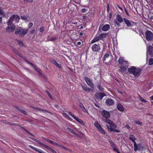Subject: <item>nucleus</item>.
I'll list each match as a JSON object with an SVG mask.
<instances>
[{"mask_svg": "<svg viewBox=\"0 0 153 153\" xmlns=\"http://www.w3.org/2000/svg\"><path fill=\"white\" fill-rule=\"evenodd\" d=\"M51 62L59 68L62 69V67L61 66V65L59 64L55 60H53L51 61Z\"/></svg>", "mask_w": 153, "mask_h": 153, "instance_id": "obj_14", "label": "nucleus"}, {"mask_svg": "<svg viewBox=\"0 0 153 153\" xmlns=\"http://www.w3.org/2000/svg\"><path fill=\"white\" fill-rule=\"evenodd\" d=\"M59 146L62 148H63V149H65L66 150H68V149L65 146H63L62 145H61L59 144Z\"/></svg>", "mask_w": 153, "mask_h": 153, "instance_id": "obj_50", "label": "nucleus"}, {"mask_svg": "<svg viewBox=\"0 0 153 153\" xmlns=\"http://www.w3.org/2000/svg\"><path fill=\"white\" fill-rule=\"evenodd\" d=\"M111 131H113L114 132H117V133H119V132L120 131L118 130L117 129H110Z\"/></svg>", "mask_w": 153, "mask_h": 153, "instance_id": "obj_46", "label": "nucleus"}, {"mask_svg": "<svg viewBox=\"0 0 153 153\" xmlns=\"http://www.w3.org/2000/svg\"><path fill=\"white\" fill-rule=\"evenodd\" d=\"M123 19L127 26L129 27L131 26V24L130 21L126 18H123Z\"/></svg>", "mask_w": 153, "mask_h": 153, "instance_id": "obj_17", "label": "nucleus"}, {"mask_svg": "<svg viewBox=\"0 0 153 153\" xmlns=\"http://www.w3.org/2000/svg\"><path fill=\"white\" fill-rule=\"evenodd\" d=\"M68 130L69 131H70V132H71L72 134L75 135L76 136H78V134L76 132L74 131L72 129H71V128H68Z\"/></svg>", "mask_w": 153, "mask_h": 153, "instance_id": "obj_29", "label": "nucleus"}, {"mask_svg": "<svg viewBox=\"0 0 153 153\" xmlns=\"http://www.w3.org/2000/svg\"><path fill=\"white\" fill-rule=\"evenodd\" d=\"M112 149L114 151L117 152V153H120V152L119 151L118 149H117L116 146H114V147H112Z\"/></svg>", "mask_w": 153, "mask_h": 153, "instance_id": "obj_36", "label": "nucleus"}, {"mask_svg": "<svg viewBox=\"0 0 153 153\" xmlns=\"http://www.w3.org/2000/svg\"><path fill=\"white\" fill-rule=\"evenodd\" d=\"M109 56H110V54L109 53H106L105 55V56L103 58V61L104 62L106 63L105 62V59H106L108 58L109 57Z\"/></svg>", "mask_w": 153, "mask_h": 153, "instance_id": "obj_28", "label": "nucleus"}, {"mask_svg": "<svg viewBox=\"0 0 153 153\" xmlns=\"http://www.w3.org/2000/svg\"><path fill=\"white\" fill-rule=\"evenodd\" d=\"M33 25V24L32 23H30L28 25V27L29 28H31Z\"/></svg>", "mask_w": 153, "mask_h": 153, "instance_id": "obj_57", "label": "nucleus"}, {"mask_svg": "<svg viewBox=\"0 0 153 153\" xmlns=\"http://www.w3.org/2000/svg\"><path fill=\"white\" fill-rule=\"evenodd\" d=\"M4 13V11L3 10L2 7H0V14H3Z\"/></svg>", "mask_w": 153, "mask_h": 153, "instance_id": "obj_47", "label": "nucleus"}, {"mask_svg": "<svg viewBox=\"0 0 153 153\" xmlns=\"http://www.w3.org/2000/svg\"><path fill=\"white\" fill-rule=\"evenodd\" d=\"M85 80L88 85L91 88H93L94 84L91 79L88 77H85Z\"/></svg>", "mask_w": 153, "mask_h": 153, "instance_id": "obj_7", "label": "nucleus"}, {"mask_svg": "<svg viewBox=\"0 0 153 153\" xmlns=\"http://www.w3.org/2000/svg\"><path fill=\"white\" fill-rule=\"evenodd\" d=\"M95 126L97 128L98 131L103 134H105V131L101 127L100 124L97 121H95L94 123Z\"/></svg>", "mask_w": 153, "mask_h": 153, "instance_id": "obj_6", "label": "nucleus"}, {"mask_svg": "<svg viewBox=\"0 0 153 153\" xmlns=\"http://www.w3.org/2000/svg\"><path fill=\"white\" fill-rule=\"evenodd\" d=\"M30 139H31L32 140H34V141L36 142L37 143H38L40 145H41L42 146H44V145H45V144H44L43 143L40 142L39 141L36 140V139H34V138H30Z\"/></svg>", "mask_w": 153, "mask_h": 153, "instance_id": "obj_27", "label": "nucleus"}, {"mask_svg": "<svg viewBox=\"0 0 153 153\" xmlns=\"http://www.w3.org/2000/svg\"><path fill=\"white\" fill-rule=\"evenodd\" d=\"M81 12L82 13H85L86 12V9L84 8L82 9L81 10Z\"/></svg>", "mask_w": 153, "mask_h": 153, "instance_id": "obj_63", "label": "nucleus"}, {"mask_svg": "<svg viewBox=\"0 0 153 153\" xmlns=\"http://www.w3.org/2000/svg\"><path fill=\"white\" fill-rule=\"evenodd\" d=\"M104 121L109 124L112 122V121L108 119H106Z\"/></svg>", "mask_w": 153, "mask_h": 153, "instance_id": "obj_39", "label": "nucleus"}, {"mask_svg": "<svg viewBox=\"0 0 153 153\" xmlns=\"http://www.w3.org/2000/svg\"><path fill=\"white\" fill-rule=\"evenodd\" d=\"M13 51L16 53V54H17L18 56H21V55L20 53H19L16 49H14Z\"/></svg>", "mask_w": 153, "mask_h": 153, "instance_id": "obj_44", "label": "nucleus"}, {"mask_svg": "<svg viewBox=\"0 0 153 153\" xmlns=\"http://www.w3.org/2000/svg\"><path fill=\"white\" fill-rule=\"evenodd\" d=\"M59 146L62 148H63V149H65L66 150H68V149L65 146H63L62 145H61L59 144Z\"/></svg>", "mask_w": 153, "mask_h": 153, "instance_id": "obj_51", "label": "nucleus"}, {"mask_svg": "<svg viewBox=\"0 0 153 153\" xmlns=\"http://www.w3.org/2000/svg\"><path fill=\"white\" fill-rule=\"evenodd\" d=\"M140 100L142 102H147L146 100H144L143 98H142L141 97H140Z\"/></svg>", "mask_w": 153, "mask_h": 153, "instance_id": "obj_53", "label": "nucleus"}, {"mask_svg": "<svg viewBox=\"0 0 153 153\" xmlns=\"http://www.w3.org/2000/svg\"><path fill=\"white\" fill-rule=\"evenodd\" d=\"M15 26L13 24L8 25V27L6 29V31L8 32H13L15 30Z\"/></svg>", "mask_w": 153, "mask_h": 153, "instance_id": "obj_9", "label": "nucleus"}, {"mask_svg": "<svg viewBox=\"0 0 153 153\" xmlns=\"http://www.w3.org/2000/svg\"><path fill=\"white\" fill-rule=\"evenodd\" d=\"M68 113L71 115L74 119L76 117V116L73 114H72L71 112L70 111H69L68 112Z\"/></svg>", "mask_w": 153, "mask_h": 153, "instance_id": "obj_42", "label": "nucleus"}, {"mask_svg": "<svg viewBox=\"0 0 153 153\" xmlns=\"http://www.w3.org/2000/svg\"><path fill=\"white\" fill-rule=\"evenodd\" d=\"M105 102L108 105H112L114 104V101L111 99H108L106 100Z\"/></svg>", "mask_w": 153, "mask_h": 153, "instance_id": "obj_11", "label": "nucleus"}, {"mask_svg": "<svg viewBox=\"0 0 153 153\" xmlns=\"http://www.w3.org/2000/svg\"><path fill=\"white\" fill-rule=\"evenodd\" d=\"M132 142L134 144V146H137V144L136 142L135 141V140L132 141Z\"/></svg>", "mask_w": 153, "mask_h": 153, "instance_id": "obj_61", "label": "nucleus"}, {"mask_svg": "<svg viewBox=\"0 0 153 153\" xmlns=\"http://www.w3.org/2000/svg\"><path fill=\"white\" fill-rule=\"evenodd\" d=\"M26 62H27L30 65H31L33 66V68H34V69L36 71H37L39 74H41L42 76H43L42 73V72H41L37 68H36L31 63V62H30L29 61H28L27 60H25Z\"/></svg>", "mask_w": 153, "mask_h": 153, "instance_id": "obj_13", "label": "nucleus"}, {"mask_svg": "<svg viewBox=\"0 0 153 153\" xmlns=\"http://www.w3.org/2000/svg\"><path fill=\"white\" fill-rule=\"evenodd\" d=\"M108 142H109L111 146L112 145H114L115 144L113 142V141L111 140H109Z\"/></svg>", "mask_w": 153, "mask_h": 153, "instance_id": "obj_49", "label": "nucleus"}, {"mask_svg": "<svg viewBox=\"0 0 153 153\" xmlns=\"http://www.w3.org/2000/svg\"><path fill=\"white\" fill-rule=\"evenodd\" d=\"M110 26L108 24H106L102 27V30L104 31H107L110 29Z\"/></svg>", "mask_w": 153, "mask_h": 153, "instance_id": "obj_12", "label": "nucleus"}, {"mask_svg": "<svg viewBox=\"0 0 153 153\" xmlns=\"http://www.w3.org/2000/svg\"><path fill=\"white\" fill-rule=\"evenodd\" d=\"M125 13H126L128 16H129V14H128V10H127L126 9V8L125 7Z\"/></svg>", "mask_w": 153, "mask_h": 153, "instance_id": "obj_59", "label": "nucleus"}, {"mask_svg": "<svg viewBox=\"0 0 153 153\" xmlns=\"http://www.w3.org/2000/svg\"><path fill=\"white\" fill-rule=\"evenodd\" d=\"M146 39L148 41H151L153 39V33L150 31L147 30L145 33Z\"/></svg>", "mask_w": 153, "mask_h": 153, "instance_id": "obj_4", "label": "nucleus"}, {"mask_svg": "<svg viewBox=\"0 0 153 153\" xmlns=\"http://www.w3.org/2000/svg\"><path fill=\"white\" fill-rule=\"evenodd\" d=\"M101 113L102 115L105 118H108L110 116V113L109 112L105 110H102Z\"/></svg>", "mask_w": 153, "mask_h": 153, "instance_id": "obj_8", "label": "nucleus"}, {"mask_svg": "<svg viewBox=\"0 0 153 153\" xmlns=\"http://www.w3.org/2000/svg\"><path fill=\"white\" fill-rule=\"evenodd\" d=\"M98 89L101 91L104 92V88L101 86L100 85H99L98 87Z\"/></svg>", "mask_w": 153, "mask_h": 153, "instance_id": "obj_43", "label": "nucleus"}, {"mask_svg": "<svg viewBox=\"0 0 153 153\" xmlns=\"http://www.w3.org/2000/svg\"><path fill=\"white\" fill-rule=\"evenodd\" d=\"M17 42L19 44V45L20 46H24V44L23 43V42L22 41H21L20 40H17Z\"/></svg>", "mask_w": 153, "mask_h": 153, "instance_id": "obj_34", "label": "nucleus"}, {"mask_svg": "<svg viewBox=\"0 0 153 153\" xmlns=\"http://www.w3.org/2000/svg\"><path fill=\"white\" fill-rule=\"evenodd\" d=\"M46 91V93H47V94L48 95V96H49L50 98L52 100H53V98L52 97L51 95V94H50L49 92L48 91Z\"/></svg>", "mask_w": 153, "mask_h": 153, "instance_id": "obj_35", "label": "nucleus"}, {"mask_svg": "<svg viewBox=\"0 0 153 153\" xmlns=\"http://www.w3.org/2000/svg\"><path fill=\"white\" fill-rule=\"evenodd\" d=\"M12 16H13L14 19H15L16 21L17 22H18L20 19V17L19 16L15 15H13Z\"/></svg>", "mask_w": 153, "mask_h": 153, "instance_id": "obj_31", "label": "nucleus"}, {"mask_svg": "<svg viewBox=\"0 0 153 153\" xmlns=\"http://www.w3.org/2000/svg\"><path fill=\"white\" fill-rule=\"evenodd\" d=\"M52 144H53L54 146H59V144L56 143L54 142L53 141V143H52Z\"/></svg>", "mask_w": 153, "mask_h": 153, "instance_id": "obj_55", "label": "nucleus"}, {"mask_svg": "<svg viewBox=\"0 0 153 153\" xmlns=\"http://www.w3.org/2000/svg\"><path fill=\"white\" fill-rule=\"evenodd\" d=\"M117 108L120 111H123L124 110V108L123 106L120 103H118L117 105Z\"/></svg>", "mask_w": 153, "mask_h": 153, "instance_id": "obj_15", "label": "nucleus"}, {"mask_svg": "<svg viewBox=\"0 0 153 153\" xmlns=\"http://www.w3.org/2000/svg\"><path fill=\"white\" fill-rule=\"evenodd\" d=\"M44 147L48 149V150H50L52 153H56V152L54 150H53L52 148L48 147L47 145L45 144V145H44Z\"/></svg>", "mask_w": 153, "mask_h": 153, "instance_id": "obj_22", "label": "nucleus"}, {"mask_svg": "<svg viewBox=\"0 0 153 153\" xmlns=\"http://www.w3.org/2000/svg\"><path fill=\"white\" fill-rule=\"evenodd\" d=\"M16 108L20 112H21L24 114H26V112L24 110L22 109H19L18 107H16Z\"/></svg>", "mask_w": 153, "mask_h": 153, "instance_id": "obj_32", "label": "nucleus"}, {"mask_svg": "<svg viewBox=\"0 0 153 153\" xmlns=\"http://www.w3.org/2000/svg\"><path fill=\"white\" fill-rule=\"evenodd\" d=\"M132 142L134 144V146H137V144L136 142L135 141V140L132 141Z\"/></svg>", "mask_w": 153, "mask_h": 153, "instance_id": "obj_62", "label": "nucleus"}, {"mask_svg": "<svg viewBox=\"0 0 153 153\" xmlns=\"http://www.w3.org/2000/svg\"><path fill=\"white\" fill-rule=\"evenodd\" d=\"M33 108L35 109H36L38 111H40L41 112H43L44 113L48 112V113H50L48 111L44 109H42L39 108H35V107H33Z\"/></svg>", "mask_w": 153, "mask_h": 153, "instance_id": "obj_23", "label": "nucleus"}, {"mask_svg": "<svg viewBox=\"0 0 153 153\" xmlns=\"http://www.w3.org/2000/svg\"><path fill=\"white\" fill-rule=\"evenodd\" d=\"M46 141H47V142H48L52 144V143H53V141H52L51 140H50L49 139H47V138L46 139Z\"/></svg>", "mask_w": 153, "mask_h": 153, "instance_id": "obj_54", "label": "nucleus"}, {"mask_svg": "<svg viewBox=\"0 0 153 153\" xmlns=\"http://www.w3.org/2000/svg\"><path fill=\"white\" fill-rule=\"evenodd\" d=\"M14 19H13V16H12L10 17L8 22H7V24L8 25H12V23Z\"/></svg>", "mask_w": 153, "mask_h": 153, "instance_id": "obj_18", "label": "nucleus"}, {"mask_svg": "<svg viewBox=\"0 0 153 153\" xmlns=\"http://www.w3.org/2000/svg\"><path fill=\"white\" fill-rule=\"evenodd\" d=\"M134 122L138 124H139L140 126H142L143 125V123L139 121H137L135 120L134 121Z\"/></svg>", "mask_w": 153, "mask_h": 153, "instance_id": "obj_37", "label": "nucleus"}, {"mask_svg": "<svg viewBox=\"0 0 153 153\" xmlns=\"http://www.w3.org/2000/svg\"><path fill=\"white\" fill-rule=\"evenodd\" d=\"M74 119L76 120L78 122L82 124L83 125H84V123L82 120L79 119L76 117Z\"/></svg>", "mask_w": 153, "mask_h": 153, "instance_id": "obj_25", "label": "nucleus"}, {"mask_svg": "<svg viewBox=\"0 0 153 153\" xmlns=\"http://www.w3.org/2000/svg\"><path fill=\"white\" fill-rule=\"evenodd\" d=\"M56 39V38L53 37L51 38V39H50L49 40L50 41H52V42H54L55 41Z\"/></svg>", "mask_w": 153, "mask_h": 153, "instance_id": "obj_58", "label": "nucleus"}, {"mask_svg": "<svg viewBox=\"0 0 153 153\" xmlns=\"http://www.w3.org/2000/svg\"><path fill=\"white\" fill-rule=\"evenodd\" d=\"M147 58L149 57H153V47L151 46H149L147 48Z\"/></svg>", "mask_w": 153, "mask_h": 153, "instance_id": "obj_5", "label": "nucleus"}, {"mask_svg": "<svg viewBox=\"0 0 153 153\" xmlns=\"http://www.w3.org/2000/svg\"><path fill=\"white\" fill-rule=\"evenodd\" d=\"M129 139L132 141L134 140H135V137L133 135H130L129 137Z\"/></svg>", "mask_w": 153, "mask_h": 153, "instance_id": "obj_38", "label": "nucleus"}, {"mask_svg": "<svg viewBox=\"0 0 153 153\" xmlns=\"http://www.w3.org/2000/svg\"><path fill=\"white\" fill-rule=\"evenodd\" d=\"M28 31L27 29H24L20 27H17L15 30V34L16 35L19 34L20 37H22L28 32Z\"/></svg>", "mask_w": 153, "mask_h": 153, "instance_id": "obj_2", "label": "nucleus"}, {"mask_svg": "<svg viewBox=\"0 0 153 153\" xmlns=\"http://www.w3.org/2000/svg\"><path fill=\"white\" fill-rule=\"evenodd\" d=\"M21 18L22 19L24 20H25L27 19V17L25 16H21Z\"/></svg>", "mask_w": 153, "mask_h": 153, "instance_id": "obj_56", "label": "nucleus"}, {"mask_svg": "<svg viewBox=\"0 0 153 153\" xmlns=\"http://www.w3.org/2000/svg\"><path fill=\"white\" fill-rule=\"evenodd\" d=\"M25 3H27L29 2L30 3H31L33 1V0H22Z\"/></svg>", "mask_w": 153, "mask_h": 153, "instance_id": "obj_40", "label": "nucleus"}, {"mask_svg": "<svg viewBox=\"0 0 153 153\" xmlns=\"http://www.w3.org/2000/svg\"><path fill=\"white\" fill-rule=\"evenodd\" d=\"M108 142H109L111 146L112 145H114L115 144L113 142V141L111 140H109Z\"/></svg>", "mask_w": 153, "mask_h": 153, "instance_id": "obj_48", "label": "nucleus"}, {"mask_svg": "<svg viewBox=\"0 0 153 153\" xmlns=\"http://www.w3.org/2000/svg\"><path fill=\"white\" fill-rule=\"evenodd\" d=\"M100 38V40H103L107 36L106 33H102L101 34L98 35Z\"/></svg>", "mask_w": 153, "mask_h": 153, "instance_id": "obj_19", "label": "nucleus"}, {"mask_svg": "<svg viewBox=\"0 0 153 153\" xmlns=\"http://www.w3.org/2000/svg\"><path fill=\"white\" fill-rule=\"evenodd\" d=\"M91 49L93 51L97 52L100 50V48L98 45L94 44L92 46Z\"/></svg>", "mask_w": 153, "mask_h": 153, "instance_id": "obj_10", "label": "nucleus"}, {"mask_svg": "<svg viewBox=\"0 0 153 153\" xmlns=\"http://www.w3.org/2000/svg\"><path fill=\"white\" fill-rule=\"evenodd\" d=\"M124 62H125V61L123 58L121 57H120L118 60V62L120 64H123Z\"/></svg>", "mask_w": 153, "mask_h": 153, "instance_id": "obj_30", "label": "nucleus"}, {"mask_svg": "<svg viewBox=\"0 0 153 153\" xmlns=\"http://www.w3.org/2000/svg\"><path fill=\"white\" fill-rule=\"evenodd\" d=\"M153 64V58H151L150 59L149 61V65H152Z\"/></svg>", "mask_w": 153, "mask_h": 153, "instance_id": "obj_41", "label": "nucleus"}, {"mask_svg": "<svg viewBox=\"0 0 153 153\" xmlns=\"http://www.w3.org/2000/svg\"><path fill=\"white\" fill-rule=\"evenodd\" d=\"M106 95V94L103 93H101L99 94V96L100 98V99L101 100H102V98L105 96Z\"/></svg>", "mask_w": 153, "mask_h": 153, "instance_id": "obj_33", "label": "nucleus"}, {"mask_svg": "<svg viewBox=\"0 0 153 153\" xmlns=\"http://www.w3.org/2000/svg\"><path fill=\"white\" fill-rule=\"evenodd\" d=\"M109 125L111 127L110 129H113L114 128H115L117 127V126L116 124L112 121L111 123H110V124H109Z\"/></svg>", "mask_w": 153, "mask_h": 153, "instance_id": "obj_21", "label": "nucleus"}, {"mask_svg": "<svg viewBox=\"0 0 153 153\" xmlns=\"http://www.w3.org/2000/svg\"><path fill=\"white\" fill-rule=\"evenodd\" d=\"M137 145L136 146H134V150L135 151H136L137 150Z\"/></svg>", "mask_w": 153, "mask_h": 153, "instance_id": "obj_64", "label": "nucleus"}, {"mask_svg": "<svg viewBox=\"0 0 153 153\" xmlns=\"http://www.w3.org/2000/svg\"><path fill=\"white\" fill-rule=\"evenodd\" d=\"M80 107L83 112H86L87 113H88V111H87L86 109H85V107L83 105L81 104L80 105Z\"/></svg>", "mask_w": 153, "mask_h": 153, "instance_id": "obj_26", "label": "nucleus"}, {"mask_svg": "<svg viewBox=\"0 0 153 153\" xmlns=\"http://www.w3.org/2000/svg\"><path fill=\"white\" fill-rule=\"evenodd\" d=\"M128 71L131 74H132L135 77L139 76L141 74V70L138 68H136L135 67L132 66L128 69Z\"/></svg>", "mask_w": 153, "mask_h": 153, "instance_id": "obj_1", "label": "nucleus"}, {"mask_svg": "<svg viewBox=\"0 0 153 153\" xmlns=\"http://www.w3.org/2000/svg\"><path fill=\"white\" fill-rule=\"evenodd\" d=\"M138 146V149L139 150H140L141 148H143V146H142L141 145H139V146Z\"/></svg>", "mask_w": 153, "mask_h": 153, "instance_id": "obj_60", "label": "nucleus"}, {"mask_svg": "<svg viewBox=\"0 0 153 153\" xmlns=\"http://www.w3.org/2000/svg\"><path fill=\"white\" fill-rule=\"evenodd\" d=\"M44 30V27H42L40 28L39 31L41 33H42L43 32Z\"/></svg>", "mask_w": 153, "mask_h": 153, "instance_id": "obj_45", "label": "nucleus"}, {"mask_svg": "<svg viewBox=\"0 0 153 153\" xmlns=\"http://www.w3.org/2000/svg\"><path fill=\"white\" fill-rule=\"evenodd\" d=\"M127 69L126 66H121L120 67V69L119 71L120 72H124Z\"/></svg>", "mask_w": 153, "mask_h": 153, "instance_id": "obj_24", "label": "nucleus"}, {"mask_svg": "<svg viewBox=\"0 0 153 153\" xmlns=\"http://www.w3.org/2000/svg\"><path fill=\"white\" fill-rule=\"evenodd\" d=\"M63 115L67 118H69L71 119V118L66 113H64Z\"/></svg>", "mask_w": 153, "mask_h": 153, "instance_id": "obj_52", "label": "nucleus"}, {"mask_svg": "<svg viewBox=\"0 0 153 153\" xmlns=\"http://www.w3.org/2000/svg\"><path fill=\"white\" fill-rule=\"evenodd\" d=\"M81 86L83 89L86 92H90L92 90L91 89L89 88H87L83 85H81Z\"/></svg>", "mask_w": 153, "mask_h": 153, "instance_id": "obj_20", "label": "nucleus"}, {"mask_svg": "<svg viewBox=\"0 0 153 153\" xmlns=\"http://www.w3.org/2000/svg\"><path fill=\"white\" fill-rule=\"evenodd\" d=\"M100 40V39L99 35L97 34L95 36V37L91 41V43H93L96 42Z\"/></svg>", "mask_w": 153, "mask_h": 153, "instance_id": "obj_16", "label": "nucleus"}, {"mask_svg": "<svg viewBox=\"0 0 153 153\" xmlns=\"http://www.w3.org/2000/svg\"><path fill=\"white\" fill-rule=\"evenodd\" d=\"M123 19L121 16L119 14L116 16V18L114 19V22L115 25H117L119 27L120 26V23H122L123 21Z\"/></svg>", "mask_w": 153, "mask_h": 153, "instance_id": "obj_3", "label": "nucleus"}]
</instances>
